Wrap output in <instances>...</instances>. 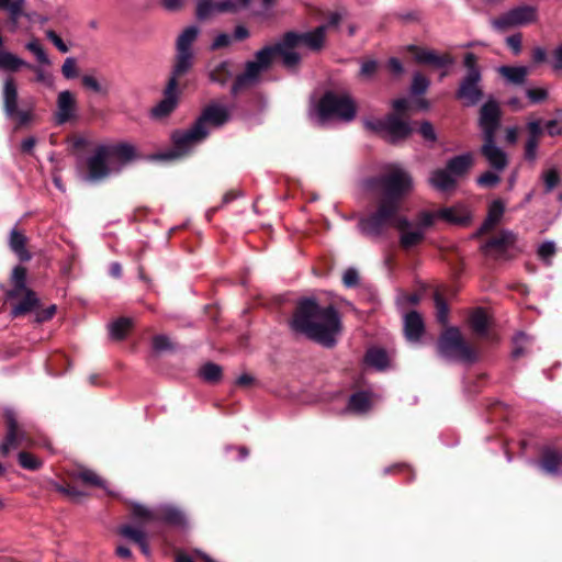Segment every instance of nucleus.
I'll use <instances>...</instances> for the list:
<instances>
[{"label": "nucleus", "mask_w": 562, "mask_h": 562, "mask_svg": "<svg viewBox=\"0 0 562 562\" xmlns=\"http://www.w3.org/2000/svg\"><path fill=\"white\" fill-rule=\"evenodd\" d=\"M368 187L381 194L378 210L359 221V229L369 236H379L397 213L401 200L413 188L409 173L400 166H390L379 178L368 181Z\"/></svg>", "instance_id": "nucleus-1"}, {"label": "nucleus", "mask_w": 562, "mask_h": 562, "mask_svg": "<svg viewBox=\"0 0 562 562\" xmlns=\"http://www.w3.org/2000/svg\"><path fill=\"white\" fill-rule=\"evenodd\" d=\"M291 327L325 347H333L340 334L341 322L334 306L322 307L314 300L305 299L299 303Z\"/></svg>", "instance_id": "nucleus-2"}, {"label": "nucleus", "mask_w": 562, "mask_h": 562, "mask_svg": "<svg viewBox=\"0 0 562 562\" xmlns=\"http://www.w3.org/2000/svg\"><path fill=\"white\" fill-rule=\"evenodd\" d=\"M229 116L228 105L218 102L209 104L191 128L173 133V148L165 153L162 158L176 159L184 156L209 135L207 124L220 127L229 120Z\"/></svg>", "instance_id": "nucleus-3"}, {"label": "nucleus", "mask_w": 562, "mask_h": 562, "mask_svg": "<svg viewBox=\"0 0 562 562\" xmlns=\"http://www.w3.org/2000/svg\"><path fill=\"white\" fill-rule=\"evenodd\" d=\"M135 158V147L130 144L101 145L88 158V178L91 181L102 180L112 173L119 172Z\"/></svg>", "instance_id": "nucleus-4"}, {"label": "nucleus", "mask_w": 562, "mask_h": 562, "mask_svg": "<svg viewBox=\"0 0 562 562\" xmlns=\"http://www.w3.org/2000/svg\"><path fill=\"white\" fill-rule=\"evenodd\" d=\"M326 26L321 25L313 31L305 33H286L282 41L277 44L279 55L288 68H294L301 61V56L296 52L299 48H307L313 52L322 49L325 42Z\"/></svg>", "instance_id": "nucleus-5"}, {"label": "nucleus", "mask_w": 562, "mask_h": 562, "mask_svg": "<svg viewBox=\"0 0 562 562\" xmlns=\"http://www.w3.org/2000/svg\"><path fill=\"white\" fill-rule=\"evenodd\" d=\"M317 116L321 123L333 117L350 122L356 116V103L347 93L326 92L319 100Z\"/></svg>", "instance_id": "nucleus-6"}, {"label": "nucleus", "mask_w": 562, "mask_h": 562, "mask_svg": "<svg viewBox=\"0 0 562 562\" xmlns=\"http://www.w3.org/2000/svg\"><path fill=\"white\" fill-rule=\"evenodd\" d=\"M276 55H279L277 44L274 46H266L258 50L255 60L247 61L245 71L236 77L232 86V93L236 95L241 90L255 85L260 74L269 68Z\"/></svg>", "instance_id": "nucleus-7"}, {"label": "nucleus", "mask_w": 562, "mask_h": 562, "mask_svg": "<svg viewBox=\"0 0 562 562\" xmlns=\"http://www.w3.org/2000/svg\"><path fill=\"white\" fill-rule=\"evenodd\" d=\"M463 65L467 68V75L460 83L457 98L461 100L464 105L472 106L483 98V91L480 87L482 76L477 66V57L473 53H467L464 55Z\"/></svg>", "instance_id": "nucleus-8"}, {"label": "nucleus", "mask_w": 562, "mask_h": 562, "mask_svg": "<svg viewBox=\"0 0 562 562\" xmlns=\"http://www.w3.org/2000/svg\"><path fill=\"white\" fill-rule=\"evenodd\" d=\"M438 352L449 360L473 362L475 351L463 340L460 330L456 327L447 328L439 338Z\"/></svg>", "instance_id": "nucleus-9"}, {"label": "nucleus", "mask_w": 562, "mask_h": 562, "mask_svg": "<svg viewBox=\"0 0 562 562\" xmlns=\"http://www.w3.org/2000/svg\"><path fill=\"white\" fill-rule=\"evenodd\" d=\"M132 516L140 524L165 522L182 527L186 525V517L181 510L170 505H160L148 508L140 504H133Z\"/></svg>", "instance_id": "nucleus-10"}, {"label": "nucleus", "mask_w": 562, "mask_h": 562, "mask_svg": "<svg viewBox=\"0 0 562 562\" xmlns=\"http://www.w3.org/2000/svg\"><path fill=\"white\" fill-rule=\"evenodd\" d=\"M199 35V29L194 25L188 26L178 36L176 48V61L172 74L169 80H175V86L178 87V79L187 74L193 65L192 45Z\"/></svg>", "instance_id": "nucleus-11"}, {"label": "nucleus", "mask_w": 562, "mask_h": 562, "mask_svg": "<svg viewBox=\"0 0 562 562\" xmlns=\"http://www.w3.org/2000/svg\"><path fill=\"white\" fill-rule=\"evenodd\" d=\"M387 225H393L397 229L400 235V245L405 250L412 249L422 244L425 239L427 229L431 226L425 224L423 212L418 214L416 222H412L403 216L397 217L395 214Z\"/></svg>", "instance_id": "nucleus-12"}, {"label": "nucleus", "mask_w": 562, "mask_h": 562, "mask_svg": "<svg viewBox=\"0 0 562 562\" xmlns=\"http://www.w3.org/2000/svg\"><path fill=\"white\" fill-rule=\"evenodd\" d=\"M364 125L368 130L380 134L391 143H396L411 135L413 126L402 120L397 114H390L383 120H367Z\"/></svg>", "instance_id": "nucleus-13"}, {"label": "nucleus", "mask_w": 562, "mask_h": 562, "mask_svg": "<svg viewBox=\"0 0 562 562\" xmlns=\"http://www.w3.org/2000/svg\"><path fill=\"white\" fill-rule=\"evenodd\" d=\"M3 110L8 117L14 119L19 125H25L32 120V110L18 109V88L12 77H7L3 82Z\"/></svg>", "instance_id": "nucleus-14"}, {"label": "nucleus", "mask_w": 562, "mask_h": 562, "mask_svg": "<svg viewBox=\"0 0 562 562\" xmlns=\"http://www.w3.org/2000/svg\"><path fill=\"white\" fill-rule=\"evenodd\" d=\"M423 218L426 225H434L437 221L463 225L470 221V212L463 204H456L437 211H423Z\"/></svg>", "instance_id": "nucleus-15"}, {"label": "nucleus", "mask_w": 562, "mask_h": 562, "mask_svg": "<svg viewBox=\"0 0 562 562\" xmlns=\"http://www.w3.org/2000/svg\"><path fill=\"white\" fill-rule=\"evenodd\" d=\"M537 8L524 4L510 9L498 19H496L493 24L496 29L506 30L514 26L533 23L537 21Z\"/></svg>", "instance_id": "nucleus-16"}, {"label": "nucleus", "mask_w": 562, "mask_h": 562, "mask_svg": "<svg viewBox=\"0 0 562 562\" xmlns=\"http://www.w3.org/2000/svg\"><path fill=\"white\" fill-rule=\"evenodd\" d=\"M249 2L250 0H199L196 16L203 20L213 13L238 12L246 9Z\"/></svg>", "instance_id": "nucleus-17"}, {"label": "nucleus", "mask_w": 562, "mask_h": 562, "mask_svg": "<svg viewBox=\"0 0 562 562\" xmlns=\"http://www.w3.org/2000/svg\"><path fill=\"white\" fill-rule=\"evenodd\" d=\"M499 106L496 101L488 100L485 102L480 112V126L484 137H495L496 130L499 125Z\"/></svg>", "instance_id": "nucleus-18"}, {"label": "nucleus", "mask_w": 562, "mask_h": 562, "mask_svg": "<svg viewBox=\"0 0 562 562\" xmlns=\"http://www.w3.org/2000/svg\"><path fill=\"white\" fill-rule=\"evenodd\" d=\"M516 241V236L510 231H502L496 236L490 238L483 246L482 250L486 256L501 258L510 249Z\"/></svg>", "instance_id": "nucleus-19"}, {"label": "nucleus", "mask_w": 562, "mask_h": 562, "mask_svg": "<svg viewBox=\"0 0 562 562\" xmlns=\"http://www.w3.org/2000/svg\"><path fill=\"white\" fill-rule=\"evenodd\" d=\"M414 56V60L420 65H431L435 67H445L453 64V58L448 55H438L434 49L423 48L416 45L406 47Z\"/></svg>", "instance_id": "nucleus-20"}, {"label": "nucleus", "mask_w": 562, "mask_h": 562, "mask_svg": "<svg viewBox=\"0 0 562 562\" xmlns=\"http://www.w3.org/2000/svg\"><path fill=\"white\" fill-rule=\"evenodd\" d=\"M4 418L8 430L4 441L0 445V453L2 456H7L11 450H15L21 447V441L19 439V425L15 412L12 408H5Z\"/></svg>", "instance_id": "nucleus-21"}, {"label": "nucleus", "mask_w": 562, "mask_h": 562, "mask_svg": "<svg viewBox=\"0 0 562 562\" xmlns=\"http://www.w3.org/2000/svg\"><path fill=\"white\" fill-rule=\"evenodd\" d=\"M178 104V90L175 80H169L164 92V99L153 108L151 116L154 119H164L168 116Z\"/></svg>", "instance_id": "nucleus-22"}, {"label": "nucleus", "mask_w": 562, "mask_h": 562, "mask_svg": "<svg viewBox=\"0 0 562 562\" xmlns=\"http://www.w3.org/2000/svg\"><path fill=\"white\" fill-rule=\"evenodd\" d=\"M76 112V100L74 94L64 90L60 91L57 98V111L55 113V122L58 125H63L70 121L75 116Z\"/></svg>", "instance_id": "nucleus-23"}, {"label": "nucleus", "mask_w": 562, "mask_h": 562, "mask_svg": "<svg viewBox=\"0 0 562 562\" xmlns=\"http://www.w3.org/2000/svg\"><path fill=\"white\" fill-rule=\"evenodd\" d=\"M528 137L525 144V159L531 164L537 160L538 145L543 133L541 121H530L527 123Z\"/></svg>", "instance_id": "nucleus-24"}, {"label": "nucleus", "mask_w": 562, "mask_h": 562, "mask_svg": "<svg viewBox=\"0 0 562 562\" xmlns=\"http://www.w3.org/2000/svg\"><path fill=\"white\" fill-rule=\"evenodd\" d=\"M138 524L139 526H132L130 524L122 525L119 527L117 532L120 536L135 542L139 547L143 554L149 557L150 549L148 544V537L143 528L144 524H140L139 521Z\"/></svg>", "instance_id": "nucleus-25"}, {"label": "nucleus", "mask_w": 562, "mask_h": 562, "mask_svg": "<svg viewBox=\"0 0 562 562\" xmlns=\"http://www.w3.org/2000/svg\"><path fill=\"white\" fill-rule=\"evenodd\" d=\"M482 154L490 166L497 171H502L507 166V156L503 149L495 145L494 137H491V139L487 136L484 137Z\"/></svg>", "instance_id": "nucleus-26"}, {"label": "nucleus", "mask_w": 562, "mask_h": 562, "mask_svg": "<svg viewBox=\"0 0 562 562\" xmlns=\"http://www.w3.org/2000/svg\"><path fill=\"white\" fill-rule=\"evenodd\" d=\"M458 179L446 167L445 169H436L429 177V183L438 191L447 192L452 190L457 184Z\"/></svg>", "instance_id": "nucleus-27"}, {"label": "nucleus", "mask_w": 562, "mask_h": 562, "mask_svg": "<svg viewBox=\"0 0 562 562\" xmlns=\"http://www.w3.org/2000/svg\"><path fill=\"white\" fill-rule=\"evenodd\" d=\"M527 66H499L497 72L509 83L520 86L524 85L529 75Z\"/></svg>", "instance_id": "nucleus-28"}, {"label": "nucleus", "mask_w": 562, "mask_h": 562, "mask_svg": "<svg viewBox=\"0 0 562 562\" xmlns=\"http://www.w3.org/2000/svg\"><path fill=\"white\" fill-rule=\"evenodd\" d=\"M404 331L406 338L411 341H417L420 338L424 331V323L417 312H411L404 316Z\"/></svg>", "instance_id": "nucleus-29"}, {"label": "nucleus", "mask_w": 562, "mask_h": 562, "mask_svg": "<svg viewBox=\"0 0 562 562\" xmlns=\"http://www.w3.org/2000/svg\"><path fill=\"white\" fill-rule=\"evenodd\" d=\"M473 161V155L471 153H465L449 159L446 167L458 179L469 171Z\"/></svg>", "instance_id": "nucleus-30"}, {"label": "nucleus", "mask_w": 562, "mask_h": 562, "mask_svg": "<svg viewBox=\"0 0 562 562\" xmlns=\"http://www.w3.org/2000/svg\"><path fill=\"white\" fill-rule=\"evenodd\" d=\"M234 76L233 64L228 60L218 63L209 72V78L212 82L225 86Z\"/></svg>", "instance_id": "nucleus-31"}, {"label": "nucleus", "mask_w": 562, "mask_h": 562, "mask_svg": "<svg viewBox=\"0 0 562 562\" xmlns=\"http://www.w3.org/2000/svg\"><path fill=\"white\" fill-rule=\"evenodd\" d=\"M540 465L547 473L558 474L562 465V453L551 448L544 449Z\"/></svg>", "instance_id": "nucleus-32"}, {"label": "nucleus", "mask_w": 562, "mask_h": 562, "mask_svg": "<svg viewBox=\"0 0 562 562\" xmlns=\"http://www.w3.org/2000/svg\"><path fill=\"white\" fill-rule=\"evenodd\" d=\"M372 405V395L369 392L360 391L352 394L349 398L348 409L357 413L363 414L367 413Z\"/></svg>", "instance_id": "nucleus-33"}, {"label": "nucleus", "mask_w": 562, "mask_h": 562, "mask_svg": "<svg viewBox=\"0 0 562 562\" xmlns=\"http://www.w3.org/2000/svg\"><path fill=\"white\" fill-rule=\"evenodd\" d=\"M10 248L22 261H26L31 259V255L27 251L25 245H26V238L25 236L18 232L15 228L11 231L10 233V239H9Z\"/></svg>", "instance_id": "nucleus-34"}, {"label": "nucleus", "mask_w": 562, "mask_h": 562, "mask_svg": "<svg viewBox=\"0 0 562 562\" xmlns=\"http://www.w3.org/2000/svg\"><path fill=\"white\" fill-rule=\"evenodd\" d=\"M505 204L502 200H494L488 206L487 217L484 221L481 231L493 228L503 217Z\"/></svg>", "instance_id": "nucleus-35"}, {"label": "nucleus", "mask_w": 562, "mask_h": 562, "mask_svg": "<svg viewBox=\"0 0 562 562\" xmlns=\"http://www.w3.org/2000/svg\"><path fill=\"white\" fill-rule=\"evenodd\" d=\"M470 323L472 329L479 335V336H486L487 329L490 326V317L485 313L484 310L477 308L475 310L470 317Z\"/></svg>", "instance_id": "nucleus-36"}, {"label": "nucleus", "mask_w": 562, "mask_h": 562, "mask_svg": "<svg viewBox=\"0 0 562 562\" xmlns=\"http://www.w3.org/2000/svg\"><path fill=\"white\" fill-rule=\"evenodd\" d=\"M11 280L14 289L9 293L11 297L18 296L24 291L29 290L26 288V269L22 266L14 267L11 276Z\"/></svg>", "instance_id": "nucleus-37"}, {"label": "nucleus", "mask_w": 562, "mask_h": 562, "mask_svg": "<svg viewBox=\"0 0 562 562\" xmlns=\"http://www.w3.org/2000/svg\"><path fill=\"white\" fill-rule=\"evenodd\" d=\"M132 327H133L132 318H128V317L117 318L116 321L112 322L109 325L110 336L113 339L121 340L127 335L128 330Z\"/></svg>", "instance_id": "nucleus-38"}, {"label": "nucleus", "mask_w": 562, "mask_h": 562, "mask_svg": "<svg viewBox=\"0 0 562 562\" xmlns=\"http://www.w3.org/2000/svg\"><path fill=\"white\" fill-rule=\"evenodd\" d=\"M23 293H25L24 297L12 307L11 314L14 317L24 315V314L31 312L37 303V299L34 294V292L26 290Z\"/></svg>", "instance_id": "nucleus-39"}, {"label": "nucleus", "mask_w": 562, "mask_h": 562, "mask_svg": "<svg viewBox=\"0 0 562 562\" xmlns=\"http://www.w3.org/2000/svg\"><path fill=\"white\" fill-rule=\"evenodd\" d=\"M25 0H0V10L7 11L13 23L23 15Z\"/></svg>", "instance_id": "nucleus-40"}, {"label": "nucleus", "mask_w": 562, "mask_h": 562, "mask_svg": "<svg viewBox=\"0 0 562 562\" xmlns=\"http://www.w3.org/2000/svg\"><path fill=\"white\" fill-rule=\"evenodd\" d=\"M366 362L371 367L383 370L387 367L389 357L383 349L373 348L368 350L366 355Z\"/></svg>", "instance_id": "nucleus-41"}, {"label": "nucleus", "mask_w": 562, "mask_h": 562, "mask_svg": "<svg viewBox=\"0 0 562 562\" xmlns=\"http://www.w3.org/2000/svg\"><path fill=\"white\" fill-rule=\"evenodd\" d=\"M25 48L31 52L36 60L42 65H50V59L48 58L47 54L45 53L43 46L41 45L40 41L37 38H32L25 45Z\"/></svg>", "instance_id": "nucleus-42"}, {"label": "nucleus", "mask_w": 562, "mask_h": 562, "mask_svg": "<svg viewBox=\"0 0 562 562\" xmlns=\"http://www.w3.org/2000/svg\"><path fill=\"white\" fill-rule=\"evenodd\" d=\"M199 374L206 382H217L222 376V369L220 366L209 362L201 367Z\"/></svg>", "instance_id": "nucleus-43"}, {"label": "nucleus", "mask_w": 562, "mask_h": 562, "mask_svg": "<svg viewBox=\"0 0 562 562\" xmlns=\"http://www.w3.org/2000/svg\"><path fill=\"white\" fill-rule=\"evenodd\" d=\"M19 463L23 469L35 471L42 467V461L35 456L22 451L18 456Z\"/></svg>", "instance_id": "nucleus-44"}, {"label": "nucleus", "mask_w": 562, "mask_h": 562, "mask_svg": "<svg viewBox=\"0 0 562 562\" xmlns=\"http://www.w3.org/2000/svg\"><path fill=\"white\" fill-rule=\"evenodd\" d=\"M26 67L32 69L35 72V80L37 82H41L48 88H52L54 86V77L50 72L45 71L41 67H36V66H33L30 64H27Z\"/></svg>", "instance_id": "nucleus-45"}, {"label": "nucleus", "mask_w": 562, "mask_h": 562, "mask_svg": "<svg viewBox=\"0 0 562 562\" xmlns=\"http://www.w3.org/2000/svg\"><path fill=\"white\" fill-rule=\"evenodd\" d=\"M548 90L546 88H528L526 90V97L532 104H538L548 99Z\"/></svg>", "instance_id": "nucleus-46"}, {"label": "nucleus", "mask_w": 562, "mask_h": 562, "mask_svg": "<svg viewBox=\"0 0 562 562\" xmlns=\"http://www.w3.org/2000/svg\"><path fill=\"white\" fill-rule=\"evenodd\" d=\"M429 87V80L420 75V74H415L414 77H413V81H412V92L414 94H423L426 92V90L428 89Z\"/></svg>", "instance_id": "nucleus-47"}, {"label": "nucleus", "mask_w": 562, "mask_h": 562, "mask_svg": "<svg viewBox=\"0 0 562 562\" xmlns=\"http://www.w3.org/2000/svg\"><path fill=\"white\" fill-rule=\"evenodd\" d=\"M529 340H530V338L525 333H518L514 337V339H513V344H514L513 357L514 358H519L520 356H522L525 353L524 346L526 344H528Z\"/></svg>", "instance_id": "nucleus-48"}, {"label": "nucleus", "mask_w": 562, "mask_h": 562, "mask_svg": "<svg viewBox=\"0 0 562 562\" xmlns=\"http://www.w3.org/2000/svg\"><path fill=\"white\" fill-rule=\"evenodd\" d=\"M61 74L66 79H74L78 76L77 61L74 57H67L61 66Z\"/></svg>", "instance_id": "nucleus-49"}, {"label": "nucleus", "mask_w": 562, "mask_h": 562, "mask_svg": "<svg viewBox=\"0 0 562 562\" xmlns=\"http://www.w3.org/2000/svg\"><path fill=\"white\" fill-rule=\"evenodd\" d=\"M542 179L544 182L546 191L551 192L560 181L559 173L555 169H549L543 172Z\"/></svg>", "instance_id": "nucleus-50"}, {"label": "nucleus", "mask_w": 562, "mask_h": 562, "mask_svg": "<svg viewBox=\"0 0 562 562\" xmlns=\"http://www.w3.org/2000/svg\"><path fill=\"white\" fill-rule=\"evenodd\" d=\"M435 302L438 322L441 324H447L449 310L446 302L438 293L435 296Z\"/></svg>", "instance_id": "nucleus-51"}, {"label": "nucleus", "mask_w": 562, "mask_h": 562, "mask_svg": "<svg viewBox=\"0 0 562 562\" xmlns=\"http://www.w3.org/2000/svg\"><path fill=\"white\" fill-rule=\"evenodd\" d=\"M78 477L87 484L93 486H103L102 479L91 470H82L78 473Z\"/></svg>", "instance_id": "nucleus-52"}, {"label": "nucleus", "mask_w": 562, "mask_h": 562, "mask_svg": "<svg viewBox=\"0 0 562 562\" xmlns=\"http://www.w3.org/2000/svg\"><path fill=\"white\" fill-rule=\"evenodd\" d=\"M555 254V245L553 241H544L538 248V256L549 262L550 258Z\"/></svg>", "instance_id": "nucleus-53"}, {"label": "nucleus", "mask_w": 562, "mask_h": 562, "mask_svg": "<svg viewBox=\"0 0 562 562\" xmlns=\"http://www.w3.org/2000/svg\"><path fill=\"white\" fill-rule=\"evenodd\" d=\"M501 178L492 171H486L477 178V184L481 187H494L499 182Z\"/></svg>", "instance_id": "nucleus-54"}, {"label": "nucleus", "mask_w": 562, "mask_h": 562, "mask_svg": "<svg viewBox=\"0 0 562 562\" xmlns=\"http://www.w3.org/2000/svg\"><path fill=\"white\" fill-rule=\"evenodd\" d=\"M420 296L417 293H402L397 296V304L401 307H406L409 305H415L419 302Z\"/></svg>", "instance_id": "nucleus-55"}, {"label": "nucleus", "mask_w": 562, "mask_h": 562, "mask_svg": "<svg viewBox=\"0 0 562 562\" xmlns=\"http://www.w3.org/2000/svg\"><path fill=\"white\" fill-rule=\"evenodd\" d=\"M378 69V63L373 59L362 63L360 68V76L363 78H371Z\"/></svg>", "instance_id": "nucleus-56"}, {"label": "nucleus", "mask_w": 562, "mask_h": 562, "mask_svg": "<svg viewBox=\"0 0 562 562\" xmlns=\"http://www.w3.org/2000/svg\"><path fill=\"white\" fill-rule=\"evenodd\" d=\"M81 81H82V85L85 88H87L95 93H101L103 91L101 85L99 83L97 78L93 76L85 75L82 77Z\"/></svg>", "instance_id": "nucleus-57"}, {"label": "nucleus", "mask_w": 562, "mask_h": 562, "mask_svg": "<svg viewBox=\"0 0 562 562\" xmlns=\"http://www.w3.org/2000/svg\"><path fill=\"white\" fill-rule=\"evenodd\" d=\"M46 37L57 47V49L61 53H67L68 52V46L63 42V40L59 37V35L52 31V30H48L46 31Z\"/></svg>", "instance_id": "nucleus-58"}, {"label": "nucleus", "mask_w": 562, "mask_h": 562, "mask_svg": "<svg viewBox=\"0 0 562 562\" xmlns=\"http://www.w3.org/2000/svg\"><path fill=\"white\" fill-rule=\"evenodd\" d=\"M359 276L356 269L349 268L344 272L342 282L346 286L351 288L357 285Z\"/></svg>", "instance_id": "nucleus-59"}, {"label": "nucleus", "mask_w": 562, "mask_h": 562, "mask_svg": "<svg viewBox=\"0 0 562 562\" xmlns=\"http://www.w3.org/2000/svg\"><path fill=\"white\" fill-rule=\"evenodd\" d=\"M419 133L426 140H429V142L436 140V133H435L434 126L427 121H425L420 124Z\"/></svg>", "instance_id": "nucleus-60"}, {"label": "nucleus", "mask_w": 562, "mask_h": 562, "mask_svg": "<svg viewBox=\"0 0 562 562\" xmlns=\"http://www.w3.org/2000/svg\"><path fill=\"white\" fill-rule=\"evenodd\" d=\"M171 347L169 338L165 335H157L153 338V348L157 351L167 350Z\"/></svg>", "instance_id": "nucleus-61"}, {"label": "nucleus", "mask_w": 562, "mask_h": 562, "mask_svg": "<svg viewBox=\"0 0 562 562\" xmlns=\"http://www.w3.org/2000/svg\"><path fill=\"white\" fill-rule=\"evenodd\" d=\"M507 45L513 49L515 55L521 50V36L519 34L510 35L506 40Z\"/></svg>", "instance_id": "nucleus-62"}, {"label": "nucleus", "mask_w": 562, "mask_h": 562, "mask_svg": "<svg viewBox=\"0 0 562 562\" xmlns=\"http://www.w3.org/2000/svg\"><path fill=\"white\" fill-rule=\"evenodd\" d=\"M546 130L550 136L562 134V125L558 120H550L546 123Z\"/></svg>", "instance_id": "nucleus-63"}, {"label": "nucleus", "mask_w": 562, "mask_h": 562, "mask_svg": "<svg viewBox=\"0 0 562 562\" xmlns=\"http://www.w3.org/2000/svg\"><path fill=\"white\" fill-rule=\"evenodd\" d=\"M551 64L554 70L562 69V44L553 50Z\"/></svg>", "instance_id": "nucleus-64"}]
</instances>
